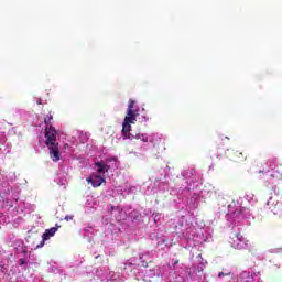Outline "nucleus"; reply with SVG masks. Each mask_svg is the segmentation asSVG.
<instances>
[{
    "instance_id": "nucleus-1",
    "label": "nucleus",
    "mask_w": 282,
    "mask_h": 282,
    "mask_svg": "<svg viewBox=\"0 0 282 282\" xmlns=\"http://www.w3.org/2000/svg\"><path fill=\"white\" fill-rule=\"evenodd\" d=\"M138 116H140V110L135 108V100L130 99L121 130L123 140H133L131 137V124H135Z\"/></svg>"
},
{
    "instance_id": "nucleus-2",
    "label": "nucleus",
    "mask_w": 282,
    "mask_h": 282,
    "mask_svg": "<svg viewBox=\"0 0 282 282\" xmlns=\"http://www.w3.org/2000/svg\"><path fill=\"white\" fill-rule=\"evenodd\" d=\"M55 226L56 227H52L44 231V234L42 235V240L39 245L35 246V250H39V248H43V246H45V242L50 241V239H52V237H54V235L58 232V228H61V225L56 224Z\"/></svg>"
},
{
    "instance_id": "nucleus-8",
    "label": "nucleus",
    "mask_w": 282,
    "mask_h": 282,
    "mask_svg": "<svg viewBox=\"0 0 282 282\" xmlns=\"http://www.w3.org/2000/svg\"><path fill=\"white\" fill-rule=\"evenodd\" d=\"M95 166H97V171L99 173H105L106 171H108L107 165H105V163H102V162L95 163Z\"/></svg>"
},
{
    "instance_id": "nucleus-11",
    "label": "nucleus",
    "mask_w": 282,
    "mask_h": 282,
    "mask_svg": "<svg viewBox=\"0 0 282 282\" xmlns=\"http://www.w3.org/2000/svg\"><path fill=\"white\" fill-rule=\"evenodd\" d=\"M137 140H141V142H149V137L147 134H137Z\"/></svg>"
},
{
    "instance_id": "nucleus-16",
    "label": "nucleus",
    "mask_w": 282,
    "mask_h": 282,
    "mask_svg": "<svg viewBox=\"0 0 282 282\" xmlns=\"http://www.w3.org/2000/svg\"><path fill=\"white\" fill-rule=\"evenodd\" d=\"M19 263H20V265H26L28 261H25V259L22 258L19 260Z\"/></svg>"
},
{
    "instance_id": "nucleus-12",
    "label": "nucleus",
    "mask_w": 282,
    "mask_h": 282,
    "mask_svg": "<svg viewBox=\"0 0 282 282\" xmlns=\"http://www.w3.org/2000/svg\"><path fill=\"white\" fill-rule=\"evenodd\" d=\"M271 177L274 180V178H276V180H282V171L281 172H279V171H276V172H274L273 174H271Z\"/></svg>"
},
{
    "instance_id": "nucleus-9",
    "label": "nucleus",
    "mask_w": 282,
    "mask_h": 282,
    "mask_svg": "<svg viewBox=\"0 0 282 282\" xmlns=\"http://www.w3.org/2000/svg\"><path fill=\"white\" fill-rule=\"evenodd\" d=\"M52 120H54V117L52 115H47L44 118V124H46L47 129H50V127H52Z\"/></svg>"
},
{
    "instance_id": "nucleus-20",
    "label": "nucleus",
    "mask_w": 282,
    "mask_h": 282,
    "mask_svg": "<svg viewBox=\"0 0 282 282\" xmlns=\"http://www.w3.org/2000/svg\"><path fill=\"white\" fill-rule=\"evenodd\" d=\"M243 210H246V208H241V209H240V213H242Z\"/></svg>"
},
{
    "instance_id": "nucleus-4",
    "label": "nucleus",
    "mask_w": 282,
    "mask_h": 282,
    "mask_svg": "<svg viewBox=\"0 0 282 282\" xmlns=\"http://www.w3.org/2000/svg\"><path fill=\"white\" fill-rule=\"evenodd\" d=\"M46 131V134H45V138H46V145L47 147H54L58 143H56V129H54V127L50 126L48 128L46 127L45 129Z\"/></svg>"
},
{
    "instance_id": "nucleus-3",
    "label": "nucleus",
    "mask_w": 282,
    "mask_h": 282,
    "mask_svg": "<svg viewBox=\"0 0 282 282\" xmlns=\"http://www.w3.org/2000/svg\"><path fill=\"white\" fill-rule=\"evenodd\" d=\"M87 184H91L93 188L100 187L101 184H107L105 176H100V174H91L86 178Z\"/></svg>"
},
{
    "instance_id": "nucleus-15",
    "label": "nucleus",
    "mask_w": 282,
    "mask_h": 282,
    "mask_svg": "<svg viewBox=\"0 0 282 282\" xmlns=\"http://www.w3.org/2000/svg\"><path fill=\"white\" fill-rule=\"evenodd\" d=\"M64 219L65 221H72V219H74V215H66Z\"/></svg>"
},
{
    "instance_id": "nucleus-21",
    "label": "nucleus",
    "mask_w": 282,
    "mask_h": 282,
    "mask_svg": "<svg viewBox=\"0 0 282 282\" xmlns=\"http://www.w3.org/2000/svg\"><path fill=\"white\" fill-rule=\"evenodd\" d=\"M225 140H229L228 137H225Z\"/></svg>"
},
{
    "instance_id": "nucleus-10",
    "label": "nucleus",
    "mask_w": 282,
    "mask_h": 282,
    "mask_svg": "<svg viewBox=\"0 0 282 282\" xmlns=\"http://www.w3.org/2000/svg\"><path fill=\"white\" fill-rule=\"evenodd\" d=\"M234 241H240V243H246V239L243 238V235L240 232L234 235Z\"/></svg>"
},
{
    "instance_id": "nucleus-6",
    "label": "nucleus",
    "mask_w": 282,
    "mask_h": 282,
    "mask_svg": "<svg viewBox=\"0 0 282 282\" xmlns=\"http://www.w3.org/2000/svg\"><path fill=\"white\" fill-rule=\"evenodd\" d=\"M232 161L234 162H246V160L248 159V154L239 151V150H236L232 152Z\"/></svg>"
},
{
    "instance_id": "nucleus-5",
    "label": "nucleus",
    "mask_w": 282,
    "mask_h": 282,
    "mask_svg": "<svg viewBox=\"0 0 282 282\" xmlns=\"http://www.w3.org/2000/svg\"><path fill=\"white\" fill-rule=\"evenodd\" d=\"M50 155L53 162H58L61 160V152L58 151V144L56 145H48Z\"/></svg>"
},
{
    "instance_id": "nucleus-14",
    "label": "nucleus",
    "mask_w": 282,
    "mask_h": 282,
    "mask_svg": "<svg viewBox=\"0 0 282 282\" xmlns=\"http://www.w3.org/2000/svg\"><path fill=\"white\" fill-rule=\"evenodd\" d=\"M32 239H39L37 234H31V235L29 236V241H32Z\"/></svg>"
},
{
    "instance_id": "nucleus-18",
    "label": "nucleus",
    "mask_w": 282,
    "mask_h": 282,
    "mask_svg": "<svg viewBox=\"0 0 282 282\" xmlns=\"http://www.w3.org/2000/svg\"><path fill=\"white\" fill-rule=\"evenodd\" d=\"M181 237H183L184 239H188V235L182 234Z\"/></svg>"
},
{
    "instance_id": "nucleus-7",
    "label": "nucleus",
    "mask_w": 282,
    "mask_h": 282,
    "mask_svg": "<svg viewBox=\"0 0 282 282\" xmlns=\"http://www.w3.org/2000/svg\"><path fill=\"white\" fill-rule=\"evenodd\" d=\"M232 248H235L236 250H243L246 243L239 241V240H232L231 242Z\"/></svg>"
},
{
    "instance_id": "nucleus-19",
    "label": "nucleus",
    "mask_w": 282,
    "mask_h": 282,
    "mask_svg": "<svg viewBox=\"0 0 282 282\" xmlns=\"http://www.w3.org/2000/svg\"><path fill=\"white\" fill-rule=\"evenodd\" d=\"M37 105H43V102L41 100H37Z\"/></svg>"
},
{
    "instance_id": "nucleus-13",
    "label": "nucleus",
    "mask_w": 282,
    "mask_h": 282,
    "mask_svg": "<svg viewBox=\"0 0 282 282\" xmlns=\"http://www.w3.org/2000/svg\"><path fill=\"white\" fill-rule=\"evenodd\" d=\"M230 272L224 273V272H219L218 273V279H221V276H230Z\"/></svg>"
},
{
    "instance_id": "nucleus-17",
    "label": "nucleus",
    "mask_w": 282,
    "mask_h": 282,
    "mask_svg": "<svg viewBox=\"0 0 282 282\" xmlns=\"http://www.w3.org/2000/svg\"><path fill=\"white\" fill-rule=\"evenodd\" d=\"M241 276H242V278H243V276H248V279H250V273L243 272V273H241Z\"/></svg>"
}]
</instances>
